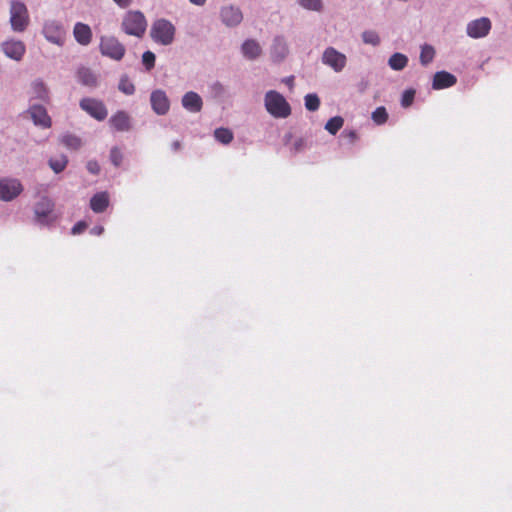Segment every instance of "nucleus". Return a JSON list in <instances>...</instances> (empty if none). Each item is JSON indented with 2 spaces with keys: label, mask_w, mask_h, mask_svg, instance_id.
Instances as JSON below:
<instances>
[{
  "label": "nucleus",
  "mask_w": 512,
  "mask_h": 512,
  "mask_svg": "<svg viewBox=\"0 0 512 512\" xmlns=\"http://www.w3.org/2000/svg\"><path fill=\"white\" fill-rule=\"evenodd\" d=\"M265 108L275 118H286L291 114V107L277 91L270 90L265 95Z\"/></svg>",
  "instance_id": "nucleus-1"
},
{
  "label": "nucleus",
  "mask_w": 512,
  "mask_h": 512,
  "mask_svg": "<svg viewBox=\"0 0 512 512\" xmlns=\"http://www.w3.org/2000/svg\"><path fill=\"white\" fill-rule=\"evenodd\" d=\"M147 28V21L144 14L140 11H129L125 14L122 21L123 31L132 36L142 37Z\"/></svg>",
  "instance_id": "nucleus-2"
},
{
  "label": "nucleus",
  "mask_w": 512,
  "mask_h": 512,
  "mask_svg": "<svg viewBox=\"0 0 512 512\" xmlns=\"http://www.w3.org/2000/svg\"><path fill=\"white\" fill-rule=\"evenodd\" d=\"M30 23L28 9L23 2L12 1L10 5V24L15 32H24Z\"/></svg>",
  "instance_id": "nucleus-3"
},
{
  "label": "nucleus",
  "mask_w": 512,
  "mask_h": 512,
  "mask_svg": "<svg viewBox=\"0 0 512 512\" xmlns=\"http://www.w3.org/2000/svg\"><path fill=\"white\" fill-rule=\"evenodd\" d=\"M175 26L166 19L156 20L151 27L152 39L162 45H170L175 36Z\"/></svg>",
  "instance_id": "nucleus-4"
},
{
  "label": "nucleus",
  "mask_w": 512,
  "mask_h": 512,
  "mask_svg": "<svg viewBox=\"0 0 512 512\" xmlns=\"http://www.w3.org/2000/svg\"><path fill=\"white\" fill-rule=\"evenodd\" d=\"M101 53L113 60L119 61L125 55V47L115 37H102L100 43Z\"/></svg>",
  "instance_id": "nucleus-5"
},
{
  "label": "nucleus",
  "mask_w": 512,
  "mask_h": 512,
  "mask_svg": "<svg viewBox=\"0 0 512 512\" xmlns=\"http://www.w3.org/2000/svg\"><path fill=\"white\" fill-rule=\"evenodd\" d=\"M321 60L324 65L330 67L337 73L341 72L347 64L346 55L339 52L334 47L326 48L322 54Z\"/></svg>",
  "instance_id": "nucleus-6"
},
{
  "label": "nucleus",
  "mask_w": 512,
  "mask_h": 512,
  "mask_svg": "<svg viewBox=\"0 0 512 512\" xmlns=\"http://www.w3.org/2000/svg\"><path fill=\"white\" fill-rule=\"evenodd\" d=\"M54 210V202L47 198L43 197L40 201H38L34 208L35 219L40 224H49L55 220V216L53 215Z\"/></svg>",
  "instance_id": "nucleus-7"
},
{
  "label": "nucleus",
  "mask_w": 512,
  "mask_h": 512,
  "mask_svg": "<svg viewBox=\"0 0 512 512\" xmlns=\"http://www.w3.org/2000/svg\"><path fill=\"white\" fill-rule=\"evenodd\" d=\"M23 191L22 184L17 179L4 178L0 180V199L11 201Z\"/></svg>",
  "instance_id": "nucleus-8"
},
{
  "label": "nucleus",
  "mask_w": 512,
  "mask_h": 512,
  "mask_svg": "<svg viewBox=\"0 0 512 512\" xmlns=\"http://www.w3.org/2000/svg\"><path fill=\"white\" fill-rule=\"evenodd\" d=\"M43 34L45 38L54 44L62 46L65 41V30L63 26L56 21H48L45 23L43 28Z\"/></svg>",
  "instance_id": "nucleus-9"
},
{
  "label": "nucleus",
  "mask_w": 512,
  "mask_h": 512,
  "mask_svg": "<svg viewBox=\"0 0 512 512\" xmlns=\"http://www.w3.org/2000/svg\"><path fill=\"white\" fill-rule=\"evenodd\" d=\"M150 103L152 110L157 115H166L170 109V100L165 91L157 89L152 91L150 95Z\"/></svg>",
  "instance_id": "nucleus-10"
},
{
  "label": "nucleus",
  "mask_w": 512,
  "mask_h": 512,
  "mask_svg": "<svg viewBox=\"0 0 512 512\" xmlns=\"http://www.w3.org/2000/svg\"><path fill=\"white\" fill-rule=\"evenodd\" d=\"M490 30L491 22L486 17L473 20L467 25V34L475 39L485 37Z\"/></svg>",
  "instance_id": "nucleus-11"
},
{
  "label": "nucleus",
  "mask_w": 512,
  "mask_h": 512,
  "mask_svg": "<svg viewBox=\"0 0 512 512\" xmlns=\"http://www.w3.org/2000/svg\"><path fill=\"white\" fill-rule=\"evenodd\" d=\"M2 51L7 57L20 61L26 52V46L20 40L11 39L2 44Z\"/></svg>",
  "instance_id": "nucleus-12"
},
{
  "label": "nucleus",
  "mask_w": 512,
  "mask_h": 512,
  "mask_svg": "<svg viewBox=\"0 0 512 512\" xmlns=\"http://www.w3.org/2000/svg\"><path fill=\"white\" fill-rule=\"evenodd\" d=\"M108 124L110 128L116 132H127L131 129L132 126L130 115L122 110L113 114L110 117Z\"/></svg>",
  "instance_id": "nucleus-13"
},
{
  "label": "nucleus",
  "mask_w": 512,
  "mask_h": 512,
  "mask_svg": "<svg viewBox=\"0 0 512 512\" xmlns=\"http://www.w3.org/2000/svg\"><path fill=\"white\" fill-rule=\"evenodd\" d=\"M223 23L227 26H237L243 19L242 12L234 6H225L220 12Z\"/></svg>",
  "instance_id": "nucleus-14"
},
{
  "label": "nucleus",
  "mask_w": 512,
  "mask_h": 512,
  "mask_svg": "<svg viewBox=\"0 0 512 512\" xmlns=\"http://www.w3.org/2000/svg\"><path fill=\"white\" fill-rule=\"evenodd\" d=\"M182 106L189 112H200L203 107L202 98L193 91H189L182 97Z\"/></svg>",
  "instance_id": "nucleus-15"
},
{
  "label": "nucleus",
  "mask_w": 512,
  "mask_h": 512,
  "mask_svg": "<svg viewBox=\"0 0 512 512\" xmlns=\"http://www.w3.org/2000/svg\"><path fill=\"white\" fill-rule=\"evenodd\" d=\"M457 82L456 77L446 71L436 72L433 77L432 87L433 89L440 90L444 88H449L455 85Z\"/></svg>",
  "instance_id": "nucleus-16"
},
{
  "label": "nucleus",
  "mask_w": 512,
  "mask_h": 512,
  "mask_svg": "<svg viewBox=\"0 0 512 512\" xmlns=\"http://www.w3.org/2000/svg\"><path fill=\"white\" fill-rule=\"evenodd\" d=\"M29 113L33 122L44 128L51 126V118L48 116L46 109L40 105H33L29 109Z\"/></svg>",
  "instance_id": "nucleus-17"
},
{
  "label": "nucleus",
  "mask_w": 512,
  "mask_h": 512,
  "mask_svg": "<svg viewBox=\"0 0 512 512\" xmlns=\"http://www.w3.org/2000/svg\"><path fill=\"white\" fill-rule=\"evenodd\" d=\"M73 33L76 41L82 45H86L91 41L92 32L90 27L86 24L77 23Z\"/></svg>",
  "instance_id": "nucleus-18"
},
{
  "label": "nucleus",
  "mask_w": 512,
  "mask_h": 512,
  "mask_svg": "<svg viewBox=\"0 0 512 512\" xmlns=\"http://www.w3.org/2000/svg\"><path fill=\"white\" fill-rule=\"evenodd\" d=\"M242 52L245 57L255 59L261 54V47L255 40H246L242 45Z\"/></svg>",
  "instance_id": "nucleus-19"
},
{
  "label": "nucleus",
  "mask_w": 512,
  "mask_h": 512,
  "mask_svg": "<svg viewBox=\"0 0 512 512\" xmlns=\"http://www.w3.org/2000/svg\"><path fill=\"white\" fill-rule=\"evenodd\" d=\"M408 58L402 53H394L388 61L391 69L400 71L407 66Z\"/></svg>",
  "instance_id": "nucleus-20"
},
{
  "label": "nucleus",
  "mask_w": 512,
  "mask_h": 512,
  "mask_svg": "<svg viewBox=\"0 0 512 512\" xmlns=\"http://www.w3.org/2000/svg\"><path fill=\"white\" fill-rule=\"evenodd\" d=\"M77 78L83 85H93L95 83V75L93 71L86 67H81L77 71Z\"/></svg>",
  "instance_id": "nucleus-21"
},
{
  "label": "nucleus",
  "mask_w": 512,
  "mask_h": 512,
  "mask_svg": "<svg viewBox=\"0 0 512 512\" xmlns=\"http://www.w3.org/2000/svg\"><path fill=\"white\" fill-rule=\"evenodd\" d=\"M68 164V158L64 154L52 157L49 160V166L55 173L62 172Z\"/></svg>",
  "instance_id": "nucleus-22"
},
{
  "label": "nucleus",
  "mask_w": 512,
  "mask_h": 512,
  "mask_svg": "<svg viewBox=\"0 0 512 512\" xmlns=\"http://www.w3.org/2000/svg\"><path fill=\"white\" fill-rule=\"evenodd\" d=\"M214 137L218 142L224 145L231 143L234 138L232 131L223 127L217 128L214 131Z\"/></svg>",
  "instance_id": "nucleus-23"
},
{
  "label": "nucleus",
  "mask_w": 512,
  "mask_h": 512,
  "mask_svg": "<svg viewBox=\"0 0 512 512\" xmlns=\"http://www.w3.org/2000/svg\"><path fill=\"white\" fill-rule=\"evenodd\" d=\"M61 143L68 149L78 150L82 146V141L79 137L72 134H65L61 137Z\"/></svg>",
  "instance_id": "nucleus-24"
},
{
  "label": "nucleus",
  "mask_w": 512,
  "mask_h": 512,
  "mask_svg": "<svg viewBox=\"0 0 512 512\" xmlns=\"http://www.w3.org/2000/svg\"><path fill=\"white\" fill-rule=\"evenodd\" d=\"M435 57V49L428 44L421 47L420 62L423 66L428 65L433 61Z\"/></svg>",
  "instance_id": "nucleus-25"
},
{
  "label": "nucleus",
  "mask_w": 512,
  "mask_h": 512,
  "mask_svg": "<svg viewBox=\"0 0 512 512\" xmlns=\"http://www.w3.org/2000/svg\"><path fill=\"white\" fill-rule=\"evenodd\" d=\"M344 120L341 116L332 117L325 124V129L332 135H335L343 126Z\"/></svg>",
  "instance_id": "nucleus-26"
},
{
  "label": "nucleus",
  "mask_w": 512,
  "mask_h": 512,
  "mask_svg": "<svg viewBox=\"0 0 512 512\" xmlns=\"http://www.w3.org/2000/svg\"><path fill=\"white\" fill-rule=\"evenodd\" d=\"M373 122L376 125H382L388 120V113L384 106L377 107L371 115Z\"/></svg>",
  "instance_id": "nucleus-27"
},
{
  "label": "nucleus",
  "mask_w": 512,
  "mask_h": 512,
  "mask_svg": "<svg viewBox=\"0 0 512 512\" xmlns=\"http://www.w3.org/2000/svg\"><path fill=\"white\" fill-rule=\"evenodd\" d=\"M80 107L90 114L93 118H96V101L91 98H84L80 102Z\"/></svg>",
  "instance_id": "nucleus-28"
},
{
  "label": "nucleus",
  "mask_w": 512,
  "mask_h": 512,
  "mask_svg": "<svg viewBox=\"0 0 512 512\" xmlns=\"http://www.w3.org/2000/svg\"><path fill=\"white\" fill-rule=\"evenodd\" d=\"M320 99L316 94H307L305 96V107L309 111H316L319 109Z\"/></svg>",
  "instance_id": "nucleus-29"
},
{
  "label": "nucleus",
  "mask_w": 512,
  "mask_h": 512,
  "mask_svg": "<svg viewBox=\"0 0 512 512\" xmlns=\"http://www.w3.org/2000/svg\"><path fill=\"white\" fill-rule=\"evenodd\" d=\"M362 39L364 43L371 44L373 46H377L380 43L378 34L372 30L364 31L362 33Z\"/></svg>",
  "instance_id": "nucleus-30"
},
{
  "label": "nucleus",
  "mask_w": 512,
  "mask_h": 512,
  "mask_svg": "<svg viewBox=\"0 0 512 512\" xmlns=\"http://www.w3.org/2000/svg\"><path fill=\"white\" fill-rule=\"evenodd\" d=\"M118 88L126 95H132L135 92L134 84L127 77L121 78Z\"/></svg>",
  "instance_id": "nucleus-31"
},
{
  "label": "nucleus",
  "mask_w": 512,
  "mask_h": 512,
  "mask_svg": "<svg viewBox=\"0 0 512 512\" xmlns=\"http://www.w3.org/2000/svg\"><path fill=\"white\" fill-rule=\"evenodd\" d=\"M416 91L414 89H407L403 92L401 98V105L407 108L412 105L415 98Z\"/></svg>",
  "instance_id": "nucleus-32"
},
{
  "label": "nucleus",
  "mask_w": 512,
  "mask_h": 512,
  "mask_svg": "<svg viewBox=\"0 0 512 512\" xmlns=\"http://www.w3.org/2000/svg\"><path fill=\"white\" fill-rule=\"evenodd\" d=\"M33 89L38 98L46 99L48 97V91L42 81H35L33 83Z\"/></svg>",
  "instance_id": "nucleus-33"
},
{
  "label": "nucleus",
  "mask_w": 512,
  "mask_h": 512,
  "mask_svg": "<svg viewBox=\"0 0 512 512\" xmlns=\"http://www.w3.org/2000/svg\"><path fill=\"white\" fill-rule=\"evenodd\" d=\"M299 4L309 10L319 11L322 8L321 0H298Z\"/></svg>",
  "instance_id": "nucleus-34"
},
{
  "label": "nucleus",
  "mask_w": 512,
  "mask_h": 512,
  "mask_svg": "<svg viewBox=\"0 0 512 512\" xmlns=\"http://www.w3.org/2000/svg\"><path fill=\"white\" fill-rule=\"evenodd\" d=\"M142 62L147 70H151L155 66V54L151 51L144 52Z\"/></svg>",
  "instance_id": "nucleus-35"
},
{
  "label": "nucleus",
  "mask_w": 512,
  "mask_h": 512,
  "mask_svg": "<svg viewBox=\"0 0 512 512\" xmlns=\"http://www.w3.org/2000/svg\"><path fill=\"white\" fill-rule=\"evenodd\" d=\"M306 147H307V141L304 138L299 137L294 140L290 150L293 154H296V153L302 152Z\"/></svg>",
  "instance_id": "nucleus-36"
},
{
  "label": "nucleus",
  "mask_w": 512,
  "mask_h": 512,
  "mask_svg": "<svg viewBox=\"0 0 512 512\" xmlns=\"http://www.w3.org/2000/svg\"><path fill=\"white\" fill-rule=\"evenodd\" d=\"M109 206V195L106 192L98 193V213L106 210Z\"/></svg>",
  "instance_id": "nucleus-37"
},
{
  "label": "nucleus",
  "mask_w": 512,
  "mask_h": 512,
  "mask_svg": "<svg viewBox=\"0 0 512 512\" xmlns=\"http://www.w3.org/2000/svg\"><path fill=\"white\" fill-rule=\"evenodd\" d=\"M110 160L115 166H119L123 160V154L118 147H113L110 151Z\"/></svg>",
  "instance_id": "nucleus-38"
},
{
  "label": "nucleus",
  "mask_w": 512,
  "mask_h": 512,
  "mask_svg": "<svg viewBox=\"0 0 512 512\" xmlns=\"http://www.w3.org/2000/svg\"><path fill=\"white\" fill-rule=\"evenodd\" d=\"M88 227V224L86 221H79L77 222L71 229V233L73 235H78L83 233Z\"/></svg>",
  "instance_id": "nucleus-39"
},
{
  "label": "nucleus",
  "mask_w": 512,
  "mask_h": 512,
  "mask_svg": "<svg viewBox=\"0 0 512 512\" xmlns=\"http://www.w3.org/2000/svg\"><path fill=\"white\" fill-rule=\"evenodd\" d=\"M342 136L347 139L349 143H354L358 139V135L354 130H345L343 131Z\"/></svg>",
  "instance_id": "nucleus-40"
},
{
  "label": "nucleus",
  "mask_w": 512,
  "mask_h": 512,
  "mask_svg": "<svg viewBox=\"0 0 512 512\" xmlns=\"http://www.w3.org/2000/svg\"><path fill=\"white\" fill-rule=\"evenodd\" d=\"M108 115L106 107L98 102V121L104 120Z\"/></svg>",
  "instance_id": "nucleus-41"
},
{
  "label": "nucleus",
  "mask_w": 512,
  "mask_h": 512,
  "mask_svg": "<svg viewBox=\"0 0 512 512\" xmlns=\"http://www.w3.org/2000/svg\"><path fill=\"white\" fill-rule=\"evenodd\" d=\"M113 1L121 8H126L132 3V0H113Z\"/></svg>",
  "instance_id": "nucleus-42"
},
{
  "label": "nucleus",
  "mask_w": 512,
  "mask_h": 512,
  "mask_svg": "<svg viewBox=\"0 0 512 512\" xmlns=\"http://www.w3.org/2000/svg\"><path fill=\"white\" fill-rule=\"evenodd\" d=\"M182 145H181V142L179 140H175L172 142L171 144V148L173 151H179L181 149Z\"/></svg>",
  "instance_id": "nucleus-43"
},
{
  "label": "nucleus",
  "mask_w": 512,
  "mask_h": 512,
  "mask_svg": "<svg viewBox=\"0 0 512 512\" xmlns=\"http://www.w3.org/2000/svg\"><path fill=\"white\" fill-rule=\"evenodd\" d=\"M293 139V134L292 133H287L284 135V138H283V141H284V144L285 145H288L290 144L291 140Z\"/></svg>",
  "instance_id": "nucleus-44"
},
{
  "label": "nucleus",
  "mask_w": 512,
  "mask_h": 512,
  "mask_svg": "<svg viewBox=\"0 0 512 512\" xmlns=\"http://www.w3.org/2000/svg\"><path fill=\"white\" fill-rule=\"evenodd\" d=\"M90 208L96 212V194L90 198Z\"/></svg>",
  "instance_id": "nucleus-45"
},
{
  "label": "nucleus",
  "mask_w": 512,
  "mask_h": 512,
  "mask_svg": "<svg viewBox=\"0 0 512 512\" xmlns=\"http://www.w3.org/2000/svg\"><path fill=\"white\" fill-rule=\"evenodd\" d=\"M87 169L89 170V172H91L92 174L96 173V163H93V162H89L87 164Z\"/></svg>",
  "instance_id": "nucleus-46"
},
{
  "label": "nucleus",
  "mask_w": 512,
  "mask_h": 512,
  "mask_svg": "<svg viewBox=\"0 0 512 512\" xmlns=\"http://www.w3.org/2000/svg\"><path fill=\"white\" fill-rule=\"evenodd\" d=\"M190 2L195 5L202 6L205 4L206 0H190Z\"/></svg>",
  "instance_id": "nucleus-47"
},
{
  "label": "nucleus",
  "mask_w": 512,
  "mask_h": 512,
  "mask_svg": "<svg viewBox=\"0 0 512 512\" xmlns=\"http://www.w3.org/2000/svg\"><path fill=\"white\" fill-rule=\"evenodd\" d=\"M102 232H103V228L102 227H98L97 234L100 235Z\"/></svg>",
  "instance_id": "nucleus-48"
}]
</instances>
